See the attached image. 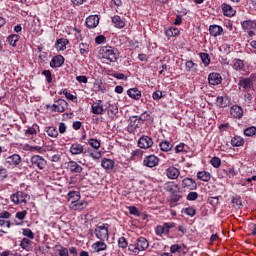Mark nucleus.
I'll return each mask as SVG.
<instances>
[{"instance_id": "c85d7f7f", "label": "nucleus", "mask_w": 256, "mask_h": 256, "mask_svg": "<svg viewBox=\"0 0 256 256\" xmlns=\"http://www.w3.org/2000/svg\"><path fill=\"white\" fill-rule=\"evenodd\" d=\"M79 199H81V195L77 191H72L68 193V203L71 205V203L77 202Z\"/></svg>"}, {"instance_id": "79ce46f5", "label": "nucleus", "mask_w": 256, "mask_h": 256, "mask_svg": "<svg viewBox=\"0 0 256 256\" xmlns=\"http://www.w3.org/2000/svg\"><path fill=\"white\" fill-rule=\"evenodd\" d=\"M88 145H91V147L93 149H99L101 147V142H99V140L95 139V138H91L88 141Z\"/></svg>"}, {"instance_id": "aec40b11", "label": "nucleus", "mask_w": 256, "mask_h": 256, "mask_svg": "<svg viewBox=\"0 0 256 256\" xmlns=\"http://www.w3.org/2000/svg\"><path fill=\"white\" fill-rule=\"evenodd\" d=\"M103 111H105V109H103V101L98 100L92 105V113H94V115H103Z\"/></svg>"}, {"instance_id": "6e6552de", "label": "nucleus", "mask_w": 256, "mask_h": 256, "mask_svg": "<svg viewBox=\"0 0 256 256\" xmlns=\"http://www.w3.org/2000/svg\"><path fill=\"white\" fill-rule=\"evenodd\" d=\"M6 165L8 167H18L21 165V156L19 154H13L6 158Z\"/></svg>"}, {"instance_id": "4c0bfd02", "label": "nucleus", "mask_w": 256, "mask_h": 256, "mask_svg": "<svg viewBox=\"0 0 256 256\" xmlns=\"http://www.w3.org/2000/svg\"><path fill=\"white\" fill-rule=\"evenodd\" d=\"M243 67H245L243 60H241V59L234 60L233 69H235L236 71H241V69H243Z\"/></svg>"}, {"instance_id": "9b49d317", "label": "nucleus", "mask_w": 256, "mask_h": 256, "mask_svg": "<svg viewBox=\"0 0 256 256\" xmlns=\"http://www.w3.org/2000/svg\"><path fill=\"white\" fill-rule=\"evenodd\" d=\"M87 205H88L87 201L79 198L77 202L70 203L69 207L73 211H83V209H85L87 207Z\"/></svg>"}, {"instance_id": "7ed1b4c3", "label": "nucleus", "mask_w": 256, "mask_h": 256, "mask_svg": "<svg viewBox=\"0 0 256 256\" xmlns=\"http://www.w3.org/2000/svg\"><path fill=\"white\" fill-rule=\"evenodd\" d=\"M31 165L33 169H39L40 171H43L47 167V160L43 158V156L34 155L31 157Z\"/></svg>"}, {"instance_id": "c03bdc74", "label": "nucleus", "mask_w": 256, "mask_h": 256, "mask_svg": "<svg viewBox=\"0 0 256 256\" xmlns=\"http://www.w3.org/2000/svg\"><path fill=\"white\" fill-rule=\"evenodd\" d=\"M118 246L121 249H127V247H129V243L127 242V239H125V237H120L118 240Z\"/></svg>"}, {"instance_id": "412c9836", "label": "nucleus", "mask_w": 256, "mask_h": 256, "mask_svg": "<svg viewBox=\"0 0 256 256\" xmlns=\"http://www.w3.org/2000/svg\"><path fill=\"white\" fill-rule=\"evenodd\" d=\"M136 246L138 247V251H145L149 248V242L147 239L140 237L137 239Z\"/></svg>"}, {"instance_id": "13d9d810", "label": "nucleus", "mask_w": 256, "mask_h": 256, "mask_svg": "<svg viewBox=\"0 0 256 256\" xmlns=\"http://www.w3.org/2000/svg\"><path fill=\"white\" fill-rule=\"evenodd\" d=\"M197 197H199V194H197V192H190L187 195V200L188 201H197Z\"/></svg>"}, {"instance_id": "bf43d9fd", "label": "nucleus", "mask_w": 256, "mask_h": 256, "mask_svg": "<svg viewBox=\"0 0 256 256\" xmlns=\"http://www.w3.org/2000/svg\"><path fill=\"white\" fill-rule=\"evenodd\" d=\"M184 213H186V215H189V217H195L196 210L193 207H188L185 209Z\"/></svg>"}, {"instance_id": "dca6fc26", "label": "nucleus", "mask_w": 256, "mask_h": 256, "mask_svg": "<svg viewBox=\"0 0 256 256\" xmlns=\"http://www.w3.org/2000/svg\"><path fill=\"white\" fill-rule=\"evenodd\" d=\"M63 63H65V57L57 55L50 61V67H52V69H56L57 67H61Z\"/></svg>"}, {"instance_id": "6ab92c4d", "label": "nucleus", "mask_w": 256, "mask_h": 256, "mask_svg": "<svg viewBox=\"0 0 256 256\" xmlns=\"http://www.w3.org/2000/svg\"><path fill=\"white\" fill-rule=\"evenodd\" d=\"M179 175H181V172L176 167L171 166L166 170V177L168 179H177Z\"/></svg>"}, {"instance_id": "e2e57ef3", "label": "nucleus", "mask_w": 256, "mask_h": 256, "mask_svg": "<svg viewBox=\"0 0 256 256\" xmlns=\"http://www.w3.org/2000/svg\"><path fill=\"white\" fill-rule=\"evenodd\" d=\"M128 251H131L132 253H135L136 255L139 254V248L137 247V244H130L128 246Z\"/></svg>"}, {"instance_id": "393cba45", "label": "nucleus", "mask_w": 256, "mask_h": 256, "mask_svg": "<svg viewBox=\"0 0 256 256\" xmlns=\"http://www.w3.org/2000/svg\"><path fill=\"white\" fill-rule=\"evenodd\" d=\"M70 153L72 155H81L83 152V145L79 143H74L70 146Z\"/></svg>"}, {"instance_id": "3c124183", "label": "nucleus", "mask_w": 256, "mask_h": 256, "mask_svg": "<svg viewBox=\"0 0 256 256\" xmlns=\"http://www.w3.org/2000/svg\"><path fill=\"white\" fill-rule=\"evenodd\" d=\"M163 98V92H161L160 90L153 92L152 94V99H154V101H159V99Z\"/></svg>"}, {"instance_id": "a18cd8bd", "label": "nucleus", "mask_w": 256, "mask_h": 256, "mask_svg": "<svg viewBox=\"0 0 256 256\" xmlns=\"http://www.w3.org/2000/svg\"><path fill=\"white\" fill-rule=\"evenodd\" d=\"M22 235H24V237H28V239H35V234L29 228H24Z\"/></svg>"}, {"instance_id": "ddd939ff", "label": "nucleus", "mask_w": 256, "mask_h": 256, "mask_svg": "<svg viewBox=\"0 0 256 256\" xmlns=\"http://www.w3.org/2000/svg\"><path fill=\"white\" fill-rule=\"evenodd\" d=\"M221 81H223V78L219 73L213 72L208 76V83L210 85H221Z\"/></svg>"}, {"instance_id": "f8f14e48", "label": "nucleus", "mask_w": 256, "mask_h": 256, "mask_svg": "<svg viewBox=\"0 0 256 256\" xmlns=\"http://www.w3.org/2000/svg\"><path fill=\"white\" fill-rule=\"evenodd\" d=\"M164 189L168 193H171V195H175V193H179V191H181L179 184H175V182H166L164 184Z\"/></svg>"}, {"instance_id": "6e6d98bb", "label": "nucleus", "mask_w": 256, "mask_h": 256, "mask_svg": "<svg viewBox=\"0 0 256 256\" xmlns=\"http://www.w3.org/2000/svg\"><path fill=\"white\" fill-rule=\"evenodd\" d=\"M9 177V174L7 173V169L2 168L0 169V181H5Z\"/></svg>"}, {"instance_id": "de8ad7c7", "label": "nucleus", "mask_w": 256, "mask_h": 256, "mask_svg": "<svg viewBox=\"0 0 256 256\" xmlns=\"http://www.w3.org/2000/svg\"><path fill=\"white\" fill-rule=\"evenodd\" d=\"M210 163L213 167H215V169H219V167H221V159L219 157H213L210 160Z\"/></svg>"}, {"instance_id": "4d7b16f0", "label": "nucleus", "mask_w": 256, "mask_h": 256, "mask_svg": "<svg viewBox=\"0 0 256 256\" xmlns=\"http://www.w3.org/2000/svg\"><path fill=\"white\" fill-rule=\"evenodd\" d=\"M129 213L130 215H134L135 217H139V209H137V207L135 206H130L129 208Z\"/></svg>"}, {"instance_id": "f3484780", "label": "nucleus", "mask_w": 256, "mask_h": 256, "mask_svg": "<svg viewBox=\"0 0 256 256\" xmlns=\"http://www.w3.org/2000/svg\"><path fill=\"white\" fill-rule=\"evenodd\" d=\"M230 114L234 119H241L243 117V108L239 105H234L230 109Z\"/></svg>"}, {"instance_id": "f03ea898", "label": "nucleus", "mask_w": 256, "mask_h": 256, "mask_svg": "<svg viewBox=\"0 0 256 256\" xmlns=\"http://www.w3.org/2000/svg\"><path fill=\"white\" fill-rule=\"evenodd\" d=\"M94 234L100 241H107V239H109V224L104 223L102 225H97Z\"/></svg>"}, {"instance_id": "e433bc0d", "label": "nucleus", "mask_w": 256, "mask_h": 256, "mask_svg": "<svg viewBox=\"0 0 256 256\" xmlns=\"http://www.w3.org/2000/svg\"><path fill=\"white\" fill-rule=\"evenodd\" d=\"M178 33H179V29L173 28V27L165 31L166 37H177Z\"/></svg>"}, {"instance_id": "7c9ffc66", "label": "nucleus", "mask_w": 256, "mask_h": 256, "mask_svg": "<svg viewBox=\"0 0 256 256\" xmlns=\"http://www.w3.org/2000/svg\"><path fill=\"white\" fill-rule=\"evenodd\" d=\"M197 178L200 180V181H210L211 180V174L207 171H200L197 173Z\"/></svg>"}, {"instance_id": "338daca9", "label": "nucleus", "mask_w": 256, "mask_h": 256, "mask_svg": "<svg viewBox=\"0 0 256 256\" xmlns=\"http://www.w3.org/2000/svg\"><path fill=\"white\" fill-rule=\"evenodd\" d=\"M193 67H197V64H195L193 61L186 62V71H193Z\"/></svg>"}, {"instance_id": "37998d69", "label": "nucleus", "mask_w": 256, "mask_h": 256, "mask_svg": "<svg viewBox=\"0 0 256 256\" xmlns=\"http://www.w3.org/2000/svg\"><path fill=\"white\" fill-rule=\"evenodd\" d=\"M88 153H90L92 159H101V151L99 149L88 150Z\"/></svg>"}, {"instance_id": "58836bf2", "label": "nucleus", "mask_w": 256, "mask_h": 256, "mask_svg": "<svg viewBox=\"0 0 256 256\" xmlns=\"http://www.w3.org/2000/svg\"><path fill=\"white\" fill-rule=\"evenodd\" d=\"M79 50L81 55H87V53H89V44L87 43H80L79 44Z\"/></svg>"}, {"instance_id": "5701e85b", "label": "nucleus", "mask_w": 256, "mask_h": 256, "mask_svg": "<svg viewBox=\"0 0 256 256\" xmlns=\"http://www.w3.org/2000/svg\"><path fill=\"white\" fill-rule=\"evenodd\" d=\"M209 33L212 37H219L223 33V27L219 25H210Z\"/></svg>"}, {"instance_id": "0e129e2a", "label": "nucleus", "mask_w": 256, "mask_h": 256, "mask_svg": "<svg viewBox=\"0 0 256 256\" xmlns=\"http://www.w3.org/2000/svg\"><path fill=\"white\" fill-rule=\"evenodd\" d=\"M106 39H107V38H105L104 35H99V36H97V37L95 38V43H96L97 45H101L102 43H105Z\"/></svg>"}, {"instance_id": "423d86ee", "label": "nucleus", "mask_w": 256, "mask_h": 256, "mask_svg": "<svg viewBox=\"0 0 256 256\" xmlns=\"http://www.w3.org/2000/svg\"><path fill=\"white\" fill-rule=\"evenodd\" d=\"M27 197H29L27 193L18 191L11 195V201L15 205H19V203H27Z\"/></svg>"}, {"instance_id": "1a4fd4ad", "label": "nucleus", "mask_w": 256, "mask_h": 256, "mask_svg": "<svg viewBox=\"0 0 256 256\" xmlns=\"http://www.w3.org/2000/svg\"><path fill=\"white\" fill-rule=\"evenodd\" d=\"M143 165L150 168L157 167L159 165V158L155 155L146 156L143 160Z\"/></svg>"}, {"instance_id": "864d4df0", "label": "nucleus", "mask_w": 256, "mask_h": 256, "mask_svg": "<svg viewBox=\"0 0 256 256\" xmlns=\"http://www.w3.org/2000/svg\"><path fill=\"white\" fill-rule=\"evenodd\" d=\"M95 85L98 86L97 89L100 93H106L107 92V87L102 82H97Z\"/></svg>"}, {"instance_id": "680f3d73", "label": "nucleus", "mask_w": 256, "mask_h": 256, "mask_svg": "<svg viewBox=\"0 0 256 256\" xmlns=\"http://www.w3.org/2000/svg\"><path fill=\"white\" fill-rule=\"evenodd\" d=\"M208 201L212 207H217V205H219V197H211Z\"/></svg>"}, {"instance_id": "774afa93", "label": "nucleus", "mask_w": 256, "mask_h": 256, "mask_svg": "<svg viewBox=\"0 0 256 256\" xmlns=\"http://www.w3.org/2000/svg\"><path fill=\"white\" fill-rule=\"evenodd\" d=\"M59 256H69V249L61 248L58 250Z\"/></svg>"}, {"instance_id": "b1692460", "label": "nucleus", "mask_w": 256, "mask_h": 256, "mask_svg": "<svg viewBox=\"0 0 256 256\" xmlns=\"http://www.w3.org/2000/svg\"><path fill=\"white\" fill-rule=\"evenodd\" d=\"M221 7H222L223 14L226 17H233V15H235V10L231 5L227 3H223Z\"/></svg>"}, {"instance_id": "603ef678", "label": "nucleus", "mask_w": 256, "mask_h": 256, "mask_svg": "<svg viewBox=\"0 0 256 256\" xmlns=\"http://www.w3.org/2000/svg\"><path fill=\"white\" fill-rule=\"evenodd\" d=\"M27 217V210H23L16 213V219H19V221H23Z\"/></svg>"}, {"instance_id": "a211bd4d", "label": "nucleus", "mask_w": 256, "mask_h": 256, "mask_svg": "<svg viewBox=\"0 0 256 256\" xmlns=\"http://www.w3.org/2000/svg\"><path fill=\"white\" fill-rule=\"evenodd\" d=\"M112 23L116 29H123L126 25L125 18H121L119 15L112 17Z\"/></svg>"}, {"instance_id": "473e14b6", "label": "nucleus", "mask_w": 256, "mask_h": 256, "mask_svg": "<svg viewBox=\"0 0 256 256\" xmlns=\"http://www.w3.org/2000/svg\"><path fill=\"white\" fill-rule=\"evenodd\" d=\"M46 133L49 137H59V131L57 130V127L54 126L46 127Z\"/></svg>"}, {"instance_id": "5fc2aeb1", "label": "nucleus", "mask_w": 256, "mask_h": 256, "mask_svg": "<svg viewBox=\"0 0 256 256\" xmlns=\"http://www.w3.org/2000/svg\"><path fill=\"white\" fill-rule=\"evenodd\" d=\"M42 75L46 77L47 83H52L53 78L51 77V70H44Z\"/></svg>"}, {"instance_id": "20e7f679", "label": "nucleus", "mask_w": 256, "mask_h": 256, "mask_svg": "<svg viewBox=\"0 0 256 256\" xmlns=\"http://www.w3.org/2000/svg\"><path fill=\"white\" fill-rule=\"evenodd\" d=\"M238 86L244 93H247L253 89V80L251 78H240Z\"/></svg>"}, {"instance_id": "f257e3e1", "label": "nucleus", "mask_w": 256, "mask_h": 256, "mask_svg": "<svg viewBox=\"0 0 256 256\" xmlns=\"http://www.w3.org/2000/svg\"><path fill=\"white\" fill-rule=\"evenodd\" d=\"M102 57L106 59V61H110V63H117V59H119V50L115 47L107 46L102 49Z\"/></svg>"}, {"instance_id": "2eb2a0df", "label": "nucleus", "mask_w": 256, "mask_h": 256, "mask_svg": "<svg viewBox=\"0 0 256 256\" xmlns=\"http://www.w3.org/2000/svg\"><path fill=\"white\" fill-rule=\"evenodd\" d=\"M67 169L70 173H83V167L75 161H69Z\"/></svg>"}, {"instance_id": "0eeeda50", "label": "nucleus", "mask_w": 256, "mask_h": 256, "mask_svg": "<svg viewBox=\"0 0 256 256\" xmlns=\"http://www.w3.org/2000/svg\"><path fill=\"white\" fill-rule=\"evenodd\" d=\"M140 149H151L153 147V139L147 135H143L138 140Z\"/></svg>"}, {"instance_id": "a878e982", "label": "nucleus", "mask_w": 256, "mask_h": 256, "mask_svg": "<svg viewBox=\"0 0 256 256\" xmlns=\"http://www.w3.org/2000/svg\"><path fill=\"white\" fill-rule=\"evenodd\" d=\"M127 95L131 99H135L136 101H139L141 99V92L139 91L138 88H130L127 90Z\"/></svg>"}, {"instance_id": "69168bd1", "label": "nucleus", "mask_w": 256, "mask_h": 256, "mask_svg": "<svg viewBox=\"0 0 256 256\" xmlns=\"http://www.w3.org/2000/svg\"><path fill=\"white\" fill-rule=\"evenodd\" d=\"M175 153H183L185 151V143H180L175 147Z\"/></svg>"}, {"instance_id": "f704fd0d", "label": "nucleus", "mask_w": 256, "mask_h": 256, "mask_svg": "<svg viewBox=\"0 0 256 256\" xmlns=\"http://www.w3.org/2000/svg\"><path fill=\"white\" fill-rule=\"evenodd\" d=\"M216 105L220 108L227 107V98L223 96H218L216 99Z\"/></svg>"}, {"instance_id": "bb28decb", "label": "nucleus", "mask_w": 256, "mask_h": 256, "mask_svg": "<svg viewBox=\"0 0 256 256\" xmlns=\"http://www.w3.org/2000/svg\"><path fill=\"white\" fill-rule=\"evenodd\" d=\"M242 29L245 31H251L256 29V23L253 20H246L242 22Z\"/></svg>"}, {"instance_id": "4be33fe9", "label": "nucleus", "mask_w": 256, "mask_h": 256, "mask_svg": "<svg viewBox=\"0 0 256 256\" xmlns=\"http://www.w3.org/2000/svg\"><path fill=\"white\" fill-rule=\"evenodd\" d=\"M69 45V40L67 38H60L57 40L55 47L58 51H65Z\"/></svg>"}, {"instance_id": "39448f33", "label": "nucleus", "mask_w": 256, "mask_h": 256, "mask_svg": "<svg viewBox=\"0 0 256 256\" xmlns=\"http://www.w3.org/2000/svg\"><path fill=\"white\" fill-rule=\"evenodd\" d=\"M69 107V104L64 99H58L55 101V103L52 105V111H55L57 113H64V111H67Z\"/></svg>"}, {"instance_id": "ea45409f", "label": "nucleus", "mask_w": 256, "mask_h": 256, "mask_svg": "<svg viewBox=\"0 0 256 256\" xmlns=\"http://www.w3.org/2000/svg\"><path fill=\"white\" fill-rule=\"evenodd\" d=\"M17 41H19V35L12 34L8 37V43L12 45V47H15L17 45Z\"/></svg>"}, {"instance_id": "052dcab7", "label": "nucleus", "mask_w": 256, "mask_h": 256, "mask_svg": "<svg viewBox=\"0 0 256 256\" xmlns=\"http://www.w3.org/2000/svg\"><path fill=\"white\" fill-rule=\"evenodd\" d=\"M182 197L183 196L181 194H177V193L172 194L171 203H177L178 201H181Z\"/></svg>"}, {"instance_id": "09e8293b", "label": "nucleus", "mask_w": 256, "mask_h": 256, "mask_svg": "<svg viewBox=\"0 0 256 256\" xmlns=\"http://www.w3.org/2000/svg\"><path fill=\"white\" fill-rule=\"evenodd\" d=\"M33 135H37V130L34 127H29L26 131H25V137H31Z\"/></svg>"}, {"instance_id": "9d476101", "label": "nucleus", "mask_w": 256, "mask_h": 256, "mask_svg": "<svg viewBox=\"0 0 256 256\" xmlns=\"http://www.w3.org/2000/svg\"><path fill=\"white\" fill-rule=\"evenodd\" d=\"M183 189H188V191H195L197 189V182L192 178H184L182 180Z\"/></svg>"}, {"instance_id": "72a5a7b5", "label": "nucleus", "mask_w": 256, "mask_h": 256, "mask_svg": "<svg viewBox=\"0 0 256 256\" xmlns=\"http://www.w3.org/2000/svg\"><path fill=\"white\" fill-rule=\"evenodd\" d=\"M159 147L161 149V151H171V149H173V144H171L169 141L164 140L162 142H160Z\"/></svg>"}, {"instance_id": "cd10ccee", "label": "nucleus", "mask_w": 256, "mask_h": 256, "mask_svg": "<svg viewBox=\"0 0 256 256\" xmlns=\"http://www.w3.org/2000/svg\"><path fill=\"white\" fill-rule=\"evenodd\" d=\"M104 240L98 241L92 245L96 253L107 250V244L103 242Z\"/></svg>"}, {"instance_id": "4468645a", "label": "nucleus", "mask_w": 256, "mask_h": 256, "mask_svg": "<svg viewBox=\"0 0 256 256\" xmlns=\"http://www.w3.org/2000/svg\"><path fill=\"white\" fill-rule=\"evenodd\" d=\"M97 25H99V16L91 15L86 18V27H88V29H95Z\"/></svg>"}, {"instance_id": "49530a36", "label": "nucleus", "mask_w": 256, "mask_h": 256, "mask_svg": "<svg viewBox=\"0 0 256 256\" xmlns=\"http://www.w3.org/2000/svg\"><path fill=\"white\" fill-rule=\"evenodd\" d=\"M20 247L21 249H29V247H31V240H29V238H23Z\"/></svg>"}, {"instance_id": "8fccbe9b", "label": "nucleus", "mask_w": 256, "mask_h": 256, "mask_svg": "<svg viewBox=\"0 0 256 256\" xmlns=\"http://www.w3.org/2000/svg\"><path fill=\"white\" fill-rule=\"evenodd\" d=\"M232 204H233V207H235L236 209H241V206L243 205L241 202V198H235V197L232 199Z\"/></svg>"}, {"instance_id": "a19ab883", "label": "nucleus", "mask_w": 256, "mask_h": 256, "mask_svg": "<svg viewBox=\"0 0 256 256\" xmlns=\"http://www.w3.org/2000/svg\"><path fill=\"white\" fill-rule=\"evenodd\" d=\"M200 58L202 59V63L207 67L211 63V58L207 53H200Z\"/></svg>"}, {"instance_id": "2f4dec72", "label": "nucleus", "mask_w": 256, "mask_h": 256, "mask_svg": "<svg viewBox=\"0 0 256 256\" xmlns=\"http://www.w3.org/2000/svg\"><path fill=\"white\" fill-rule=\"evenodd\" d=\"M243 143H245V140L243 138H241V136H234L231 139V145L233 147H241V146H243Z\"/></svg>"}, {"instance_id": "c9c22d12", "label": "nucleus", "mask_w": 256, "mask_h": 256, "mask_svg": "<svg viewBox=\"0 0 256 256\" xmlns=\"http://www.w3.org/2000/svg\"><path fill=\"white\" fill-rule=\"evenodd\" d=\"M244 135L246 137H253V135H256V127L250 126L244 130Z\"/></svg>"}, {"instance_id": "c756f323", "label": "nucleus", "mask_w": 256, "mask_h": 256, "mask_svg": "<svg viewBox=\"0 0 256 256\" xmlns=\"http://www.w3.org/2000/svg\"><path fill=\"white\" fill-rule=\"evenodd\" d=\"M103 169H113L115 167V161L107 158H103L101 161Z\"/></svg>"}]
</instances>
